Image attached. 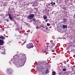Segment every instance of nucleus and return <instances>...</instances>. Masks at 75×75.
Masks as SVG:
<instances>
[{
  "instance_id": "obj_1",
  "label": "nucleus",
  "mask_w": 75,
  "mask_h": 75,
  "mask_svg": "<svg viewBox=\"0 0 75 75\" xmlns=\"http://www.w3.org/2000/svg\"><path fill=\"white\" fill-rule=\"evenodd\" d=\"M20 59H21V58L19 56L15 55L13 59V62L14 64L18 67H22L21 65V62H19L18 61Z\"/></svg>"
},
{
  "instance_id": "obj_2",
  "label": "nucleus",
  "mask_w": 75,
  "mask_h": 75,
  "mask_svg": "<svg viewBox=\"0 0 75 75\" xmlns=\"http://www.w3.org/2000/svg\"><path fill=\"white\" fill-rule=\"evenodd\" d=\"M34 15L33 14H31L29 16H27V18L28 19H29V20H31V19H33V18L34 17Z\"/></svg>"
},
{
  "instance_id": "obj_3",
  "label": "nucleus",
  "mask_w": 75,
  "mask_h": 75,
  "mask_svg": "<svg viewBox=\"0 0 75 75\" xmlns=\"http://www.w3.org/2000/svg\"><path fill=\"white\" fill-rule=\"evenodd\" d=\"M1 50L0 51V53H2L3 54H5V51H4V48L2 47L1 48Z\"/></svg>"
},
{
  "instance_id": "obj_4",
  "label": "nucleus",
  "mask_w": 75,
  "mask_h": 75,
  "mask_svg": "<svg viewBox=\"0 0 75 75\" xmlns=\"http://www.w3.org/2000/svg\"><path fill=\"white\" fill-rule=\"evenodd\" d=\"M12 70L11 69H8V74H11L12 73Z\"/></svg>"
},
{
  "instance_id": "obj_5",
  "label": "nucleus",
  "mask_w": 75,
  "mask_h": 75,
  "mask_svg": "<svg viewBox=\"0 0 75 75\" xmlns=\"http://www.w3.org/2000/svg\"><path fill=\"white\" fill-rule=\"evenodd\" d=\"M4 44V41L3 40H0V45H2Z\"/></svg>"
},
{
  "instance_id": "obj_6",
  "label": "nucleus",
  "mask_w": 75,
  "mask_h": 75,
  "mask_svg": "<svg viewBox=\"0 0 75 75\" xmlns=\"http://www.w3.org/2000/svg\"><path fill=\"white\" fill-rule=\"evenodd\" d=\"M8 16H9V17L10 19V20H12V19H13V18L12 17V16H11V14H8Z\"/></svg>"
},
{
  "instance_id": "obj_7",
  "label": "nucleus",
  "mask_w": 75,
  "mask_h": 75,
  "mask_svg": "<svg viewBox=\"0 0 75 75\" xmlns=\"http://www.w3.org/2000/svg\"><path fill=\"white\" fill-rule=\"evenodd\" d=\"M29 45L30 48H33V43H30Z\"/></svg>"
},
{
  "instance_id": "obj_8",
  "label": "nucleus",
  "mask_w": 75,
  "mask_h": 75,
  "mask_svg": "<svg viewBox=\"0 0 75 75\" xmlns=\"http://www.w3.org/2000/svg\"><path fill=\"white\" fill-rule=\"evenodd\" d=\"M54 44H50L49 46V47L51 48H52V47H54Z\"/></svg>"
},
{
  "instance_id": "obj_9",
  "label": "nucleus",
  "mask_w": 75,
  "mask_h": 75,
  "mask_svg": "<svg viewBox=\"0 0 75 75\" xmlns=\"http://www.w3.org/2000/svg\"><path fill=\"white\" fill-rule=\"evenodd\" d=\"M4 38H5L3 36L1 35L0 36V39H1V40H4Z\"/></svg>"
},
{
  "instance_id": "obj_10",
  "label": "nucleus",
  "mask_w": 75,
  "mask_h": 75,
  "mask_svg": "<svg viewBox=\"0 0 75 75\" xmlns=\"http://www.w3.org/2000/svg\"><path fill=\"white\" fill-rule=\"evenodd\" d=\"M43 17L44 20H46L47 18V16L45 15L43 16Z\"/></svg>"
},
{
  "instance_id": "obj_11",
  "label": "nucleus",
  "mask_w": 75,
  "mask_h": 75,
  "mask_svg": "<svg viewBox=\"0 0 75 75\" xmlns=\"http://www.w3.org/2000/svg\"><path fill=\"white\" fill-rule=\"evenodd\" d=\"M20 59L21 60L22 62H24V63L25 64V60L24 59Z\"/></svg>"
},
{
  "instance_id": "obj_12",
  "label": "nucleus",
  "mask_w": 75,
  "mask_h": 75,
  "mask_svg": "<svg viewBox=\"0 0 75 75\" xmlns=\"http://www.w3.org/2000/svg\"><path fill=\"white\" fill-rule=\"evenodd\" d=\"M63 28H66L67 27V25H62Z\"/></svg>"
},
{
  "instance_id": "obj_13",
  "label": "nucleus",
  "mask_w": 75,
  "mask_h": 75,
  "mask_svg": "<svg viewBox=\"0 0 75 75\" xmlns=\"http://www.w3.org/2000/svg\"><path fill=\"white\" fill-rule=\"evenodd\" d=\"M24 64H25L24 62H22L21 63V66H22V67H23V66H24Z\"/></svg>"
},
{
  "instance_id": "obj_14",
  "label": "nucleus",
  "mask_w": 75,
  "mask_h": 75,
  "mask_svg": "<svg viewBox=\"0 0 75 75\" xmlns=\"http://www.w3.org/2000/svg\"><path fill=\"white\" fill-rule=\"evenodd\" d=\"M56 74V73L54 71H53L52 72V75H55Z\"/></svg>"
},
{
  "instance_id": "obj_15",
  "label": "nucleus",
  "mask_w": 75,
  "mask_h": 75,
  "mask_svg": "<svg viewBox=\"0 0 75 75\" xmlns=\"http://www.w3.org/2000/svg\"><path fill=\"white\" fill-rule=\"evenodd\" d=\"M26 47H27V48H28L29 49V48H30V46L29 45V44L27 45Z\"/></svg>"
},
{
  "instance_id": "obj_16",
  "label": "nucleus",
  "mask_w": 75,
  "mask_h": 75,
  "mask_svg": "<svg viewBox=\"0 0 75 75\" xmlns=\"http://www.w3.org/2000/svg\"><path fill=\"white\" fill-rule=\"evenodd\" d=\"M49 73V71L48 70H46L45 71L46 74H48V73Z\"/></svg>"
},
{
  "instance_id": "obj_17",
  "label": "nucleus",
  "mask_w": 75,
  "mask_h": 75,
  "mask_svg": "<svg viewBox=\"0 0 75 75\" xmlns=\"http://www.w3.org/2000/svg\"><path fill=\"white\" fill-rule=\"evenodd\" d=\"M62 70L63 71H67V69H66V68H64V69H63Z\"/></svg>"
},
{
  "instance_id": "obj_18",
  "label": "nucleus",
  "mask_w": 75,
  "mask_h": 75,
  "mask_svg": "<svg viewBox=\"0 0 75 75\" xmlns=\"http://www.w3.org/2000/svg\"><path fill=\"white\" fill-rule=\"evenodd\" d=\"M50 23H47V26H50Z\"/></svg>"
},
{
  "instance_id": "obj_19",
  "label": "nucleus",
  "mask_w": 75,
  "mask_h": 75,
  "mask_svg": "<svg viewBox=\"0 0 75 75\" xmlns=\"http://www.w3.org/2000/svg\"><path fill=\"white\" fill-rule=\"evenodd\" d=\"M33 20L34 21H35V18H34L33 19Z\"/></svg>"
},
{
  "instance_id": "obj_20",
  "label": "nucleus",
  "mask_w": 75,
  "mask_h": 75,
  "mask_svg": "<svg viewBox=\"0 0 75 75\" xmlns=\"http://www.w3.org/2000/svg\"><path fill=\"white\" fill-rule=\"evenodd\" d=\"M7 22H8V19H7L6 20Z\"/></svg>"
},
{
  "instance_id": "obj_21",
  "label": "nucleus",
  "mask_w": 75,
  "mask_h": 75,
  "mask_svg": "<svg viewBox=\"0 0 75 75\" xmlns=\"http://www.w3.org/2000/svg\"><path fill=\"white\" fill-rule=\"evenodd\" d=\"M45 21H46V22H47V21H48V20L46 19L45 20Z\"/></svg>"
},
{
  "instance_id": "obj_22",
  "label": "nucleus",
  "mask_w": 75,
  "mask_h": 75,
  "mask_svg": "<svg viewBox=\"0 0 75 75\" xmlns=\"http://www.w3.org/2000/svg\"><path fill=\"white\" fill-rule=\"evenodd\" d=\"M36 42H37L38 43V42H39V41H38V40H37L36 41Z\"/></svg>"
},
{
  "instance_id": "obj_23",
  "label": "nucleus",
  "mask_w": 75,
  "mask_h": 75,
  "mask_svg": "<svg viewBox=\"0 0 75 75\" xmlns=\"http://www.w3.org/2000/svg\"><path fill=\"white\" fill-rule=\"evenodd\" d=\"M53 4H54V5H55V3L54 2L53 3Z\"/></svg>"
},
{
  "instance_id": "obj_24",
  "label": "nucleus",
  "mask_w": 75,
  "mask_h": 75,
  "mask_svg": "<svg viewBox=\"0 0 75 75\" xmlns=\"http://www.w3.org/2000/svg\"><path fill=\"white\" fill-rule=\"evenodd\" d=\"M36 28H38V27L37 26V27Z\"/></svg>"
},
{
  "instance_id": "obj_25",
  "label": "nucleus",
  "mask_w": 75,
  "mask_h": 75,
  "mask_svg": "<svg viewBox=\"0 0 75 75\" xmlns=\"http://www.w3.org/2000/svg\"><path fill=\"white\" fill-rule=\"evenodd\" d=\"M22 41H24V39H22Z\"/></svg>"
},
{
  "instance_id": "obj_26",
  "label": "nucleus",
  "mask_w": 75,
  "mask_h": 75,
  "mask_svg": "<svg viewBox=\"0 0 75 75\" xmlns=\"http://www.w3.org/2000/svg\"><path fill=\"white\" fill-rule=\"evenodd\" d=\"M53 58H55V56H53Z\"/></svg>"
},
{
  "instance_id": "obj_27",
  "label": "nucleus",
  "mask_w": 75,
  "mask_h": 75,
  "mask_svg": "<svg viewBox=\"0 0 75 75\" xmlns=\"http://www.w3.org/2000/svg\"><path fill=\"white\" fill-rule=\"evenodd\" d=\"M52 52H54V50H52Z\"/></svg>"
},
{
  "instance_id": "obj_28",
  "label": "nucleus",
  "mask_w": 75,
  "mask_h": 75,
  "mask_svg": "<svg viewBox=\"0 0 75 75\" xmlns=\"http://www.w3.org/2000/svg\"><path fill=\"white\" fill-rule=\"evenodd\" d=\"M51 5V6H52V5H53V4H52Z\"/></svg>"
},
{
  "instance_id": "obj_29",
  "label": "nucleus",
  "mask_w": 75,
  "mask_h": 75,
  "mask_svg": "<svg viewBox=\"0 0 75 75\" xmlns=\"http://www.w3.org/2000/svg\"><path fill=\"white\" fill-rule=\"evenodd\" d=\"M66 20H67V19H66V20H65V21L64 22H65V21H66Z\"/></svg>"
},
{
  "instance_id": "obj_30",
  "label": "nucleus",
  "mask_w": 75,
  "mask_h": 75,
  "mask_svg": "<svg viewBox=\"0 0 75 75\" xmlns=\"http://www.w3.org/2000/svg\"><path fill=\"white\" fill-rule=\"evenodd\" d=\"M63 20H64V21H65V19H64Z\"/></svg>"
},
{
  "instance_id": "obj_31",
  "label": "nucleus",
  "mask_w": 75,
  "mask_h": 75,
  "mask_svg": "<svg viewBox=\"0 0 75 75\" xmlns=\"http://www.w3.org/2000/svg\"><path fill=\"white\" fill-rule=\"evenodd\" d=\"M46 52V51H45H45H44V52Z\"/></svg>"
},
{
  "instance_id": "obj_32",
  "label": "nucleus",
  "mask_w": 75,
  "mask_h": 75,
  "mask_svg": "<svg viewBox=\"0 0 75 75\" xmlns=\"http://www.w3.org/2000/svg\"><path fill=\"white\" fill-rule=\"evenodd\" d=\"M74 17H75V14H74Z\"/></svg>"
},
{
  "instance_id": "obj_33",
  "label": "nucleus",
  "mask_w": 75,
  "mask_h": 75,
  "mask_svg": "<svg viewBox=\"0 0 75 75\" xmlns=\"http://www.w3.org/2000/svg\"><path fill=\"white\" fill-rule=\"evenodd\" d=\"M51 4H52V3H51Z\"/></svg>"
},
{
  "instance_id": "obj_34",
  "label": "nucleus",
  "mask_w": 75,
  "mask_h": 75,
  "mask_svg": "<svg viewBox=\"0 0 75 75\" xmlns=\"http://www.w3.org/2000/svg\"><path fill=\"white\" fill-rule=\"evenodd\" d=\"M48 11H49V10H48Z\"/></svg>"
},
{
  "instance_id": "obj_35",
  "label": "nucleus",
  "mask_w": 75,
  "mask_h": 75,
  "mask_svg": "<svg viewBox=\"0 0 75 75\" xmlns=\"http://www.w3.org/2000/svg\"><path fill=\"white\" fill-rule=\"evenodd\" d=\"M71 52H72V51H71Z\"/></svg>"
},
{
  "instance_id": "obj_36",
  "label": "nucleus",
  "mask_w": 75,
  "mask_h": 75,
  "mask_svg": "<svg viewBox=\"0 0 75 75\" xmlns=\"http://www.w3.org/2000/svg\"><path fill=\"white\" fill-rule=\"evenodd\" d=\"M71 52H72V51H71Z\"/></svg>"
}]
</instances>
